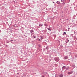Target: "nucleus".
I'll use <instances>...</instances> for the list:
<instances>
[{
    "mask_svg": "<svg viewBox=\"0 0 77 77\" xmlns=\"http://www.w3.org/2000/svg\"><path fill=\"white\" fill-rule=\"evenodd\" d=\"M55 61H57V62H58V61L59 60V58L58 57H56L55 59Z\"/></svg>",
    "mask_w": 77,
    "mask_h": 77,
    "instance_id": "nucleus-1",
    "label": "nucleus"
},
{
    "mask_svg": "<svg viewBox=\"0 0 77 77\" xmlns=\"http://www.w3.org/2000/svg\"><path fill=\"white\" fill-rule=\"evenodd\" d=\"M57 4H60V2L57 1Z\"/></svg>",
    "mask_w": 77,
    "mask_h": 77,
    "instance_id": "nucleus-2",
    "label": "nucleus"
},
{
    "mask_svg": "<svg viewBox=\"0 0 77 77\" xmlns=\"http://www.w3.org/2000/svg\"><path fill=\"white\" fill-rule=\"evenodd\" d=\"M39 26H43V25L41 23H40L39 25Z\"/></svg>",
    "mask_w": 77,
    "mask_h": 77,
    "instance_id": "nucleus-3",
    "label": "nucleus"
},
{
    "mask_svg": "<svg viewBox=\"0 0 77 77\" xmlns=\"http://www.w3.org/2000/svg\"><path fill=\"white\" fill-rule=\"evenodd\" d=\"M30 32H31V33H32V32H33V30H31L30 31Z\"/></svg>",
    "mask_w": 77,
    "mask_h": 77,
    "instance_id": "nucleus-4",
    "label": "nucleus"
},
{
    "mask_svg": "<svg viewBox=\"0 0 77 77\" xmlns=\"http://www.w3.org/2000/svg\"><path fill=\"white\" fill-rule=\"evenodd\" d=\"M65 59H68V57H64Z\"/></svg>",
    "mask_w": 77,
    "mask_h": 77,
    "instance_id": "nucleus-5",
    "label": "nucleus"
},
{
    "mask_svg": "<svg viewBox=\"0 0 77 77\" xmlns=\"http://www.w3.org/2000/svg\"><path fill=\"white\" fill-rule=\"evenodd\" d=\"M60 77H63V75L61 74V75H60Z\"/></svg>",
    "mask_w": 77,
    "mask_h": 77,
    "instance_id": "nucleus-6",
    "label": "nucleus"
},
{
    "mask_svg": "<svg viewBox=\"0 0 77 77\" xmlns=\"http://www.w3.org/2000/svg\"><path fill=\"white\" fill-rule=\"evenodd\" d=\"M63 68H64V69H65L66 68V67L63 66Z\"/></svg>",
    "mask_w": 77,
    "mask_h": 77,
    "instance_id": "nucleus-7",
    "label": "nucleus"
},
{
    "mask_svg": "<svg viewBox=\"0 0 77 77\" xmlns=\"http://www.w3.org/2000/svg\"><path fill=\"white\" fill-rule=\"evenodd\" d=\"M48 30H49L51 31V29H50L49 28H48Z\"/></svg>",
    "mask_w": 77,
    "mask_h": 77,
    "instance_id": "nucleus-8",
    "label": "nucleus"
},
{
    "mask_svg": "<svg viewBox=\"0 0 77 77\" xmlns=\"http://www.w3.org/2000/svg\"><path fill=\"white\" fill-rule=\"evenodd\" d=\"M64 34H66V32H64V34H63V35H64Z\"/></svg>",
    "mask_w": 77,
    "mask_h": 77,
    "instance_id": "nucleus-9",
    "label": "nucleus"
},
{
    "mask_svg": "<svg viewBox=\"0 0 77 77\" xmlns=\"http://www.w3.org/2000/svg\"><path fill=\"white\" fill-rule=\"evenodd\" d=\"M68 74H71V72H69L68 73Z\"/></svg>",
    "mask_w": 77,
    "mask_h": 77,
    "instance_id": "nucleus-10",
    "label": "nucleus"
},
{
    "mask_svg": "<svg viewBox=\"0 0 77 77\" xmlns=\"http://www.w3.org/2000/svg\"><path fill=\"white\" fill-rule=\"evenodd\" d=\"M67 42H69V40H67Z\"/></svg>",
    "mask_w": 77,
    "mask_h": 77,
    "instance_id": "nucleus-11",
    "label": "nucleus"
},
{
    "mask_svg": "<svg viewBox=\"0 0 77 77\" xmlns=\"http://www.w3.org/2000/svg\"><path fill=\"white\" fill-rule=\"evenodd\" d=\"M61 2H63V1H62V0L61 1Z\"/></svg>",
    "mask_w": 77,
    "mask_h": 77,
    "instance_id": "nucleus-12",
    "label": "nucleus"
},
{
    "mask_svg": "<svg viewBox=\"0 0 77 77\" xmlns=\"http://www.w3.org/2000/svg\"><path fill=\"white\" fill-rule=\"evenodd\" d=\"M11 41H14V40H11Z\"/></svg>",
    "mask_w": 77,
    "mask_h": 77,
    "instance_id": "nucleus-13",
    "label": "nucleus"
},
{
    "mask_svg": "<svg viewBox=\"0 0 77 77\" xmlns=\"http://www.w3.org/2000/svg\"><path fill=\"white\" fill-rule=\"evenodd\" d=\"M74 33L75 34L76 33H75V32Z\"/></svg>",
    "mask_w": 77,
    "mask_h": 77,
    "instance_id": "nucleus-14",
    "label": "nucleus"
},
{
    "mask_svg": "<svg viewBox=\"0 0 77 77\" xmlns=\"http://www.w3.org/2000/svg\"><path fill=\"white\" fill-rule=\"evenodd\" d=\"M53 3H54V2H53Z\"/></svg>",
    "mask_w": 77,
    "mask_h": 77,
    "instance_id": "nucleus-15",
    "label": "nucleus"
},
{
    "mask_svg": "<svg viewBox=\"0 0 77 77\" xmlns=\"http://www.w3.org/2000/svg\"><path fill=\"white\" fill-rule=\"evenodd\" d=\"M36 38V37H34V38Z\"/></svg>",
    "mask_w": 77,
    "mask_h": 77,
    "instance_id": "nucleus-16",
    "label": "nucleus"
},
{
    "mask_svg": "<svg viewBox=\"0 0 77 77\" xmlns=\"http://www.w3.org/2000/svg\"><path fill=\"white\" fill-rule=\"evenodd\" d=\"M31 35H33V34H31Z\"/></svg>",
    "mask_w": 77,
    "mask_h": 77,
    "instance_id": "nucleus-17",
    "label": "nucleus"
}]
</instances>
